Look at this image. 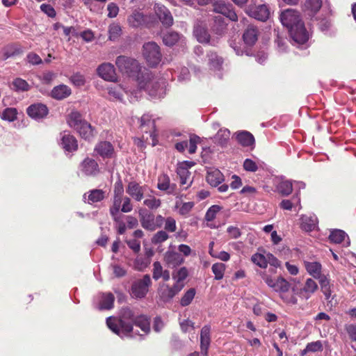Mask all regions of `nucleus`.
<instances>
[{
  "label": "nucleus",
  "mask_w": 356,
  "mask_h": 356,
  "mask_svg": "<svg viewBox=\"0 0 356 356\" xmlns=\"http://www.w3.org/2000/svg\"><path fill=\"white\" fill-rule=\"evenodd\" d=\"M143 204L149 209H156L161 207V202L154 196H149V198H147L143 201Z\"/></svg>",
  "instance_id": "56"
},
{
  "label": "nucleus",
  "mask_w": 356,
  "mask_h": 356,
  "mask_svg": "<svg viewBox=\"0 0 356 356\" xmlns=\"http://www.w3.org/2000/svg\"><path fill=\"white\" fill-rule=\"evenodd\" d=\"M17 110L14 108H7L1 113V118L8 122H13L17 118Z\"/></svg>",
  "instance_id": "51"
},
{
  "label": "nucleus",
  "mask_w": 356,
  "mask_h": 356,
  "mask_svg": "<svg viewBox=\"0 0 356 356\" xmlns=\"http://www.w3.org/2000/svg\"><path fill=\"white\" fill-rule=\"evenodd\" d=\"M169 238L168 233L164 230L157 232L152 238L153 244H159L165 241Z\"/></svg>",
  "instance_id": "55"
},
{
  "label": "nucleus",
  "mask_w": 356,
  "mask_h": 356,
  "mask_svg": "<svg viewBox=\"0 0 356 356\" xmlns=\"http://www.w3.org/2000/svg\"><path fill=\"white\" fill-rule=\"evenodd\" d=\"M251 260L254 264L260 268H265L267 267V256L265 257L261 254L256 253L252 256Z\"/></svg>",
  "instance_id": "49"
},
{
  "label": "nucleus",
  "mask_w": 356,
  "mask_h": 356,
  "mask_svg": "<svg viewBox=\"0 0 356 356\" xmlns=\"http://www.w3.org/2000/svg\"><path fill=\"white\" fill-rule=\"evenodd\" d=\"M318 282L321 286V290L325 296V300L328 302H331L334 299V296H332V285L327 276L323 275V277H322L321 280Z\"/></svg>",
  "instance_id": "31"
},
{
  "label": "nucleus",
  "mask_w": 356,
  "mask_h": 356,
  "mask_svg": "<svg viewBox=\"0 0 356 356\" xmlns=\"http://www.w3.org/2000/svg\"><path fill=\"white\" fill-rule=\"evenodd\" d=\"M181 290L182 286L174 284L172 286H170L165 284L159 291V296L163 301L169 302Z\"/></svg>",
  "instance_id": "18"
},
{
  "label": "nucleus",
  "mask_w": 356,
  "mask_h": 356,
  "mask_svg": "<svg viewBox=\"0 0 356 356\" xmlns=\"http://www.w3.org/2000/svg\"><path fill=\"white\" fill-rule=\"evenodd\" d=\"M243 168L248 172H256L258 170V165L253 160L246 159L243 162Z\"/></svg>",
  "instance_id": "63"
},
{
  "label": "nucleus",
  "mask_w": 356,
  "mask_h": 356,
  "mask_svg": "<svg viewBox=\"0 0 356 356\" xmlns=\"http://www.w3.org/2000/svg\"><path fill=\"white\" fill-rule=\"evenodd\" d=\"M114 300L115 297L111 293H102L97 309L99 310L111 309L113 307Z\"/></svg>",
  "instance_id": "34"
},
{
  "label": "nucleus",
  "mask_w": 356,
  "mask_h": 356,
  "mask_svg": "<svg viewBox=\"0 0 356 356\" xmlns=\"http://www.w3.org/2000/svg\"><path fill=\"white\" fill-rule=\"evenodd\" d=\"M111 268L113 269V274L116 277H122L127 274V270L118 264H111Z\"/></svg>",
  "instance_id": "64"
},
{
  "label": "nucleus",
  "mask_w": 356,
  "mask_h": 356,
  "mask_svg": "<svg viewBox=\"0 0 356 356\" xmlns=\"http://www.w3.org/2000/svg\"><path fill=\"white\" fill-rule=\"evenodd\" d=\"M157 188L160 191L172 193L174 191L175 186L170 184V179L168 175L162 174L158 178Z\"/></svg>",
  "instance_id": "38"
},
{
  "label": "nucleus",
  "mask_w": 356,
  "mask_h": 356,
  "mask_svg": "<svg viewBox=\"0 0 356 356\" xmlns=\"http://www.w3.org/2000/svg\"><path fill=\"white\" fill-rule=\"evenodd\" d=\"M154 10L161 24L165 27L172 26L174 19L170 11L163 5L155 3Z\"/></svg>",
  "instance_id": "13"
},
{
  "label": "nucleus",
  "mask_w": 356,
  "mask_h": 356,
  "mask_svg": "<svg viewBox=\"0 0 356 356\" xmlns=\"http://www.w3.org/2000/svg\"><path fill=\"white\" fill-rule=\"evenodd\" d=\"M60 145L66 152H71L77 149V141L72 135H71L68 131H63L60 134Z\"/></svg>",
  "instance_id": "21"
},
{
  "label": "nucleus",
  "mask_w": 356,
  "mask_h": 356,
  "mask_svg": "<svg viewBox=\"0 0 356 356\" xmlns=\"http://www.w3.org/2000/svg\"><path fill=\"white\" fill-rule=\"evenodd\" d=\"M193 35L200 43L216 46L219 43V37H211L207 29L200 23H196L193 28Z\"/></svg>",
  "instance_id": "10"
},
{
  "label": "nucleus",
  "mask_w": 356,
  "mask_h": 356,
  "mask_svg": "<svg viewBox=\"0 0 356 356\" xmlns=\"http://www.w3.org/2000/svg\"><path fill=\"white\" fill-rule=\"evenodd\" d=\"M124 197V195H113V205L110 208V213L115 220H117L116 215L120 211Z\"/></svg>",
  "instance_id": "43"
},
{
  "label": "nucleus",
  "mask_w": 356,
  "mask_h": 356,
  "mask_svg": "<svg viewBox=\"0 0 356 356\" xmlns=\"http://www.w3.org/2000/svg\"><path fill=\"white\" fill-rule=\"evenodd\" d=\"M208 65L211 70H220L222 68L223 58L219 56L215 51H209L207 54Z\"/></svg>",
  "instance_id": "37"
},
{
  "label": "nucleus",
  "mask_w": 356,
  "mask_h": 356,
  "mask_svg": "<svg viewBox=\"0 0 356 356\" xmlns=\"http://www.w3.org/2000/svg\"><path fill=\"white\" fill-rule=\"evenodd\" d=\"M222 209V207L219 205L214 204L210 207L206 212L204 219L205 220L210 222L216 218V214Z\"/></svg>",
  "instance_id": "48"
},
{
  "label": "nucleus",
  "mask_w": 356,
  "mask_h": 356,
  "mask_svg": "<svg viewBox=\"0 0 356 356\" xmlns=\"http://www.w3.org/2000/svg\"><path fill=\"white\" fill-rule=\"evenodd\" d=\"M164 261L168 267L174 268L182 264L184 259L180 253L169 250L164 254Z\"/></svg>",
  "instance_id": "20"
},
{
  "label": "nucleus",
  "mask_w": 356,
  "mask_h": 356,
  "mask_svg": "<svg viewBox=\"0 0 356 356\" xmlns=\"http://www.w3.org/2000/svg\"><path fill=\"white\" fill-rule=\"evenodd\" d=\"M282 24L288 29L292 44L298 47H307L309 39V33L307 31L304 22L302 21L299 12L293 9H286L282 11L280 15Z\"/></svg>",
  "instance_id": "1"
},
{
  "label": "nucleus",
  "mask_w": 356,
  "mask_h": 356,
  "mask_svg": "<svg viewBox=\"0 0 356 356\" xmlns=\"http://www.w3.org/2000/svg\"><path fill=\"white\" fill-rule=\"evenodd\" d=\"M135 316L129 308H123L120 311V318L108 317L106 324L108 328L120 337L131 336L133 331V322Z\"/></svg>",
  "instance_id": "3"
},
{
  "label": "nucleus",
  "mask_w": 356,
  "mask_h": 356,
  "mask_svg": "<svg viewBox=\"0 0 356 356\" xmlns=\"http://www.w3.org/2000/svg\"><path fill=\"white\" fill-rule=\"evenodd\" d=\"M120 207V209L123 213H129L133 210V204L130 197L124 196Z\"/></svg>",
  "instance_id": "62"
},
{
  "label": "nucleus",
  "mask_w": 356,
  "mask_h": 356,
  "mask_svg": "<svg viewBox=\"0 0 356 356\" xmlns=\"http://www.w3.org/2000/svg\"><path fill=\"white\" fill-rule=\"evenodd\" d=\"M133 323L140 327L145 334H147L150 330L149 319L145 315L136 316Z\"/></svg>",
  "instance_id": "41"
},
{
  "label": "nucleus",
  "mask_w": 356,
  "mask_h": 356,
  "mask_svg": "<svg viewBox=\"0 0 356 356\" xmlns=\"http://www.w3.org/2000/svg\"><path fill=\"white\" fill-rule=\"evenodd\" d=\"M257 9V13L255 15V18L263 22L268 19L270 13L266 6H259Z\"/></svg>",
  "instance_id": "54"
},
{
  "label": "nucleus",
  "mask_w": 356,
  "mask_h": 356,
  "mask_svg": "<svg viewBox=\"0 0 356 356\" xmlns=\"http://www.w3.org/2000/svg\"><path fill=\"white\" fill-rule=\"evenodd\" d=\"M138 86L140 90H144L152 97V99L163 98L166 94L165 79L155 76L151 71L144 69L140 76H138Z\"/></svg>",
  "instance_id": "2"
},
{
  "label": "nucleus",
  "mask_w": 356,
  "mask_h": 356,
  "mask_svg": "<svg viewBox=\"0 0 356 356\" xmlns=\"http://www.w3.org/2000/svg\"><path fill=\"white\" fill-rule=\"evenodd\" d=\"M164 229L166 232H175L177 229L176 220L174 218L169 216L164 218Z\"/></svg>",
  "instance_id": "57"
},
{
  "label": "nucleus",
  "mask_w": 356,
  "mask_h": 356,
  "mask_svg": "<svg viewBox=\"0 0 356 356\" xmlns=\"http://www.w3.org/2000/svg\"><path fill=\"white\" fill-rule=\"evenodd\" d=\"M226 269L225 264L222 263H215L212 265L211 270L214 274V278L216 280H220L223 278Z\"/></svg>",
  "instance_id": "45"
},
{
  "label": "nucleus",
  "mask_w": 356,
  "mask_h": 356,
  "mask_svg": "<svg viewBox=\"0 0 356 356\" xmlns=\"http://www.w3.org/2000/svg\"><path fill=\"white\" fill-rule=\"evenodd\" d=\"M143 55L147 64L151 67L157 66L161 60L160 47L154 42H148L143 44Z\"/></svg>",
  "instance_id": "7"
},
{
  "label": "nucleus",
  "mask_w": 356,
  "mask_h": 356,
  "mask_svg": "<svg viewBox=\"0 0 356 356\" xmlns=\"http://www.w3.org/2000/svg\"><path fill=\"white\" fill-rule=\"evenodd\" d=\"M317 225V218L315 215H302L300 218V227L305 232H311Z\"/></svg>",
  "instance_id": "29"
},
{
  "label": "nucleus",
  "mask_w": 356,
  "mask_h": 356,
  "mask_svg": "<svg viewBox=\"0 0 356 356\" xmlns=\"http://www.w3.org/2000/svg\"><path fill=\"white\" fill-rule=\"evenodd\" d=\"M305 8L310 10L313 15L316 14L322 6L321 0H306L305 3Z\"/></svg>",
  "instance_id": "47"
},
{
  "label": "nucleus",
  "mask_w": 356,
  "mask_h": 356,
  "mask_svg": "<svg viewBox=\"0 0 356 356\" xmlns=\"http://www.w3.org/2000/svg\"><path fill=\"white\" fill-rule=\"evenodd\" d=\"M108 93L111 97L114 100H118L120 102L123 101V93H125L129 102H134L138 101L141 97L140 91L138 90H134L133 91L128 90L127 88L122 87L121 85H116L113 87L108 88Z\"/></svg>",
  "instance_id": "9"
},
{
  "label": "nucleus",
  "mask_w": 356,
  "mask_h": 356,
  "mask_svg": "<svg viewBox=\"0 0 356 356\" xmlns=\"http://www.w3.org/2000/svg\"><path fill=\"white\" fill-rule=\"evenodd\" d=\"M147 188V186H140L136 181L129 183L127 193L136 201L140 202L144 197V193Z\"/></svg>",
  "instance_id": "16"
},
{
  "label": "nucleus",
  "mask_w": 356,
  "mask_h": 356,
  "mask_svg": "<svg viewBox=\"0 0 356 356\" xmlns=\"http://www.w3.org/2000/svg\"><path fill=\"white\" fill-rule=\"evenodd\" d=\"M80 170L86 176H93L98 173L99 167L94 159L86 158L81 163Z\"/></svg>",
  "instance_id": "23"
},
{
  "label": "nucleus",
  "mask_w": 356,
  "mask_h": 356,
  "mask_svg": "<svg viewBox=\"0 0 356 356\" xmlns=\"http://www.w3.org/2000/svg\"><path fill=\"white\" fill-rule=\"evenodd\" d=\"M13 88L16 91H27L29 90V83L21 78H17L13 81Z\"/></svg>",
  "instance_id": "52"
},
{
  "label": "nucleus",
  "mask_w": 356,
  "mask_h": 356,
  "mask_svg": "<svg viewBox=\"0 0 356 356\" xmlns=\"http://www.w3.org/2000/svg\"><path fill=\"white\" fill-rule=\"evenodd\" d=\"M213 10L216 13L221 14L232 22L238 20V15L236 13L233 6L227 1L218 0L213 3Z\"/></svg>",
  "instance_id": "11"
},
{
  "label": "nucleus",
  "mask_w": 356,
  "mask_h": 356,
  "mask_svg": "<svg viewBox=\"0 0 356 356\" xmlns=\"http://www.w3.org/2000/svg\"><path fill=\"white\" fill-rule=\"evenodd\" d=\"M211 343V326L204 325L200 332V349L201 353L207 356Z\"/></svg>",
  "instance_id": "22"
},
{
  "label": "nucleus",
  "mask_w": 356,
  "mask_h": 356,
  "mask_svg": "<svg viewBox=\"0 0 356 356\" xmlns=\"http://www.w3.org/2000/svg\"><path fill=\"white\" fill-rule=\"evenodd\" d=\"M121 27L118 24H112L108 27L109 38L111 40H116L121 34Z\"/></svg>",
  "instance_id": "53"
},
{
  "label": "nucleus",
  "mask_w": 356,
  "mask_h": 356,
  "mask_svg": "<svg viewBox=\"0 0 356 356\" xmlns=\"http://www.w3.org/2000/svg\"><path fill=\"white\" fill-rule=\"evenodd\" d=\"M318 288L317 283L313 279L307 278L300 290V294L307 300L317 291Z\"/></svg>",
  "instance_id": "28"
},
{
  "label": "nucleus",
  "mask_w": 356,
  "mask_h": 356,
  "mask_svg": "<svg viewBox=\"0 0 356 356\" xmlns=\"http://www.w3.org/2000/svg\"><path fill=\"white\" fill-rule=\"evenodd\" d=\"M330 240L334 243H341L343 242V245L348 247L350 244V241L346 233L341 229H334L331 231Z\"/></svg>",
  "instance_id": "27"
},
{
  "label": "nucleus",
  "mask_w": 356,
  "mask_h": 356,
  "mask_svg": "<svg viewBox=\"0 0 356 356\" xmlns=\"http://www.w3.org/2000/svg\"><path fill=\"white\" fill-rule=\"evenodd\" d=\"M152 282L151 277L149 275H143L141 279L136 280L133 282L130 294L136 299H141L146 296L149 291V288L151 286Z\"/></svg>",
  "instance_id": "8"
},
{
  "label": "nucleus",
  "mask_w": 356,
  "mask_h": 356,
  "mask_svg": "<svg viewBox=\"0 0 356 356\" xmlns=\"http://www.w3.org/2000/svg\"><path fill=\"white\" fill-rule=\"evenodd\" d=\"M276 190L282 196L289 195L293 191L292 181L281 178L276 185Z\"/></svg>",
  "instance_id": "35"
},
{
  "label": "nucleus",
  "mask_w": 356,
  "mask_h": 356,
  "mask_svg": "<svg viewBox=\"0 0 356 356\" xmlns=\"http://www.w3.org/2000/svg\"><path fill=\"white\" fill-rule=\"evenodd\" d=\"M235 136L237 142L243 147H250L254 143L253 135L247 131L236 132Z\"/></svg>",
  "instance_id": "30"
},
{
  "label": "nucleus",
  "mask_w": 356,
  "mask_h": 356,
  "mask_svg": "<svg viewBox=\"0 0 356 356\" xmlns=\"http://www.w3.org/2000/svg\"><path fill=\"white\" fill-rule=\"evenodd\" d=\"M196 291L194 288H191L187 290L180 300V305L182 307H186L189 305L195 296Z\"/></svg>",
  "instance_id": "46"
},
{
  "label": "nucleus",
  "mask_w": 356,
  "mask_h": 356,
  "mask_svg": "<svg viewBox=\"0 0 356 356\" xmlns=\"http://www.w3.org/2000/svg\"><path fill=\"white\" fill-rule=\"evenodd\" d=\"M140 127L146 133H149L151 137H154L156 127L155 122L149 114H144L139 119Z\"/></svg>",
  "instance_id": "24"
},
{
  "label": "nucleus",
  "mask_w": 356,
  "mask_h": 356,
  "mask_svg": "<svg viewBox=\"0 0 356 356\" xmlns=\"http://www.w3.org/2000/svg\"><path fill=\"white\" fill-rule=\"evenodd\" d=\"M199 143H200V138L198 136L195 134H192L190 136L188 148L189 154H193L196 152L197 145Z\"/></svg>",
  "instance_id": "58"
},
{
  "label": "nucleus",
  "mask_w": 356,
  "mask_h": 356,
  "mask_svg": "<svg viewBox=\"0 0 356 356\" xmlns=\"http://www.w3.org/2000/svg\"><path fill=\"white\" fill-rule=\"evenodd\" d=\"M162 39L163 44L168 47H172L179 42L182 44L185 41L184 37L175 31H169L164 33Z\"/></svg>",
  "instance_id": "26"
},
{
  "label": "nucleus",
  "mask_w": 356,
  "mask_h": 356,
  "mask_svg": "<svg viewBox=\"0 0 356 356\" xmlns=\"http://www.w3.org/2000/svg\"><path fill=\"white\" fill-rule=\"evenodd\" d=\"M230 131L227 129H220L215 135L213 140L215 143L224 147L229 140Z\"/></svg>",
  "instance_id": "39"
},
{
  "label": "nucleus",
  "mask_w": 356,
  "mask_h": 356,
  "mask_svg": "<svg viewBox=\"0 0 356 356\" xmlns=\"http://www.w3.org/2000/svg\"><path fill=\"white\" fill-rule=\"evenodd\" d=\"M304 264L307 272L314 279L321 280L324 275L321 273V264L317 261H305Z\"/></svg>",
  "instance_id": "25"
},
{
  "label": "nucleus",
  "mask_w": 356,
  "mask_h": 356,
  "mask_svg": "<svg viewBox=\"0 0 356 356\" xmlns=\"http://www.w3.org/2000/svg\"><path fill=\"white\" fill-rule=\"evenodd\" d=\"M323 349V343L319 340L307 344V350H309V353L321 352Z\"/></svg>",
  "instance_id": "59"
},
{
  "label": "nucleus",
  "mask_w": 356,
  "mask_h": 356,
  "mask_svg": "<svg viewBox=\"0 0 356 356\" xmlns=\"http://www.w3.org/2000/svg\"><path fill=\"white\" fill-rule=\"evenodd\" d=\"M193 207L194 203L193 202H184L180 205V207L177 205V207L179 208V213L181 216L188 214Z\"/></svg>",
  "instance_id": "60"
},
{
  "label": "nucleus",
  "mask_w": 356,
  "mask_h": 356,
  "mask_svg": "<svg viewBox=\"0 0 356 356\" xmlns=\"http://www.w3.org/2000/svg\"><path fill=\"white\" fill-rule=\"evenodd\" d=\"M95 151L103 158H111L113 154L114 149L110 142L103 141L96 145Z\"/></svg>",
  "instance_id": "33"
},
{
  "label": "nucleus",
  "mask_w": 356,
  "mask_h": 356,
  "mask_svg": "<svg viewBox=\"0 0 356 356\" xmlns=\"http://www.w3.org/2000/svg\"><path fill=\"white\" fill-rule=\"evenodd\" d=\"M118 70L129 77H134L138 81V76L143 72L138 60L125 56H119L115 60Z\"/></svg>",
  "instance_id": "4"
},
{
  "label": "nucleus",
  "mask_w": 356,
  "mask_h": 356,
  "mask_svg": "<svg viewBox=\"0 0 356 356\" xmlns=\"http://www.w3.org/2000/svg\"><path fill=\"white\" fill-rule=\"evenodd\" d=\"M149 21V16L137 10H135L127 19L129 25L133 28L147 26Z\"/></svg>",
  "instance_id": "14"
},
{
  "label": "nucleus",
  "mask_w": 356,
  "mask_h": 356,
  "mask_svg": "<svg viewBox=\"0 0 356 356\" xmlns=\"http://www.w3.org/2000/svg\"><path fill=\"white\" fill-rule=\"evenodd\" d=\"M188 275V269L186 267H181L178 270H174L172 274V279L175 281V284L184 286V281Z\"/></svg>",
  "instance_id": "40"
},
{
  "label": "nucleus",
  "mask_w": 356,
  "mask_h": 356,
  "mask_svg": "<svg viewBox=\"0 0 356 356\" xmlns=\"http://www.w3.org/2000/svg\"><path fill=\"white\" fill-rule=\"evenodd\" d=\"M259 30L257 26L250 24L245 29L243 34V40L247 47H252L258 40Z\"/></svg>",
  "instance_id": "19"
},
{
  "label": "nucleus",
  "mask_w": 356,
  "mask_h": 356,
  "mask_svg": "<svg viewBox=\"0 0 356 356\" xmlns=\"http://www.w3.org/2000/svg\"><path fill=\"white\" fill-rule=\"evenodd\" d=\"M223 180V175L219 170L215 169L207 172V181L211 186H218Z\"/></svg>",
  "instance_id": "36"
},
{
  "label": "nucleus",
  "mask_w": 356,
  "mask_h": 356,
  "mask_svg": "<svg viewBox=\"0 0 356 356\" xmlns=\"http://www.w3.org/2000/svg\"><path fill=\"white\" fill-rule=\"evenodd\" d=\"M138 216L143 228L150 232L161 227L164 222V218L161 215L155 216L154 213L146 209H139Z\"/></svg>",
  "instance_id": "6"
},
{
  "label": "nucleus",
  "mask_w": 356,
  "mask_h": 356,
  "mask_svg": "<svg viewBox=\"0 0 356 356\" xmlns=\"http://www.w3.org/2000/svg\"><path fill=\"white\" fill-rule=\"evenodd\" d=\"M105 198V192L101 189H92L88 192V202L95 203Z\"/></svg>",
  "instance_id": "44"
},
{
  "label": "nucleus",
  "mask_w": 356,
  "mask_h": 356,
  "mask_svg": "<svg viewBox=\"0 0 356 356\" xmlns=\"http://www.w3.org/2000/svg\"><path fill=\"white\" fill-rule=\"evenodd\" d=\"M227 28V24L221 16H216L214 17V24L213 26V31L218 35L217 37H220L225 33Z\"/></svg>",
  "instance_id": "42"
},
{
  "label": "nucleus",
  "mask_w": 356,
  "mask_h": 356,
  "mask_svg": "<svg viewBox=\"0 0 356 356\" xmlns=\"http://www.w3.org/2000/svg\"><path fill=\"white\" fill-rule=\"evenodd\" d=\"M97 74L106 81H115L117 80L114 65L108 63L100 65L97 68Z\"/></svg>",
  "instance_id": "17"
},
{
  "label": "nucleus",
  "mask_w": 356,
  "mask_h": 356,
  "mask_svg": "<svg viewBox=\"0 0 356 356\" xmlns=\"http://www.w3.org/2000/svg\"><path fill=\"white\" fill-rule=\"evenodd\" d=\"M264 280L266 284L275 292L285 293L290 289V284L283 277H273L270 275H264Z\"/></svg>",
  "instance_id": "12"
},
{
  "label": "nucleus",
  "mask_w": 356,
  "mask_h": 356,
  "mask_svg": "<svg viewBox=\"0 0 356 356\" xmlns=\"http://www.w3.org/2000/svg\"><path fill=\"white\" fill-rule=\"evenodd\" d=\"M164 270L159 261H154L153 264L152 277L154 280H158L161 278V274Z\"/></svg>",
  "instance_id": "61"
},
{
  "label": "nucleus",
  "mask_w": 356,
  "mask_h": 356,
  "mask_svg": "<svg viewBox=\"0 0 356 356\" xmlns=\"http://www.w3.org/2000/svg\"><path fill=\"white\" fill-rule=\"evenodd\" d=\"M26 111L28 115L35 120L43 119L47 115L49 112L47 106L41 103L29 106Z\"/></svg>",
  "instance_id": "15"
},
{
  "label": "nucleus",
  "mask_w": 356,
  "mask_h": 356,
  "mask_svg": "<svg viewBox=\"0 0 356 356\" xmlns=\"http://www.w3.org/2000/svg\"><path fill=\"white\" fill-rule=\"evenodd\" d=\"M69 126L74 129L85 140H90L94 136V130L91 125L83 120L79 113L72 112L67 118Z\"/></svg>",
  "instance_id": "5"
},
{
  "label": "nucleus",
  "mask_w": 356,
  "mask_h": 356,
  "mask_svg": "<svg viewBox=\"0 0 356 356\" xmlns=\"http://www.w3.org/2000/svg\"><path fill=\"white\" fill-rule=\"evenodd\" d=\"M150 264V259L147 257H138L134 261V268L138 270H143Z\"/></svg>",
  "instance_id": "50"
},
{
  "label": "nucleus",
  "mask_w": 356,
  "mask_h": 356,
  "mask_svg": "<svg viewBox=\"0 0 356 356\" xmlns=\"http://www.w3.org/2000/svg\"><path fill=\"white\" fill-rule=\"evenodd\" d=\"M71 92V89L67 86L60 84L52 89L51 96L55 99L61 100L69 97Z\"/></svg>",
  "instance_id": "32"
}]
</instances>
